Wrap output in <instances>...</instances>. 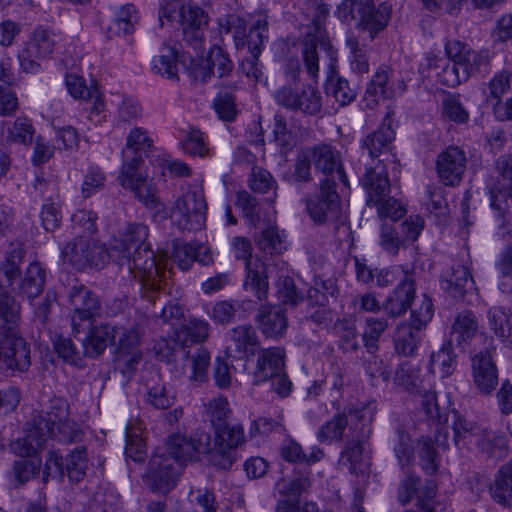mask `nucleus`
<instances>
[{"label": "nucleus", "mask_w": 512, "mask_h": 512, "mask_svg": "<svg viewBox=\"0 0 512 512\" xmlns=\"http://www.w3.org/2000/svg\"><path fill=\"white\" fill-rule=\"evenodd\" d=\"M57 45V37L52 30L36 28L25 48L19 54L21 68L28 73H35L40 68L39 61L52 55Z\"/></svg>", "instance_id": "obj_9"}, {"label": "nucleus", "mask_w": 512, "mask_h": 512, "mask_svg": "<svg viewBox=\"0 0 512 512\" xmlns=\"http://www.w3.org/2000/svg\"><path fill=\"white\" fill-rule=\"evenodd\" d=\"M441 286L453 298L462 299L474 288V281L467 266L452 265L443 274Z\"/></svg>", "instance_id": "obj_26"}, {"label": "nucleus", "mask_w": 512, "mask_h": 512, "mask_svg": "<svg viewBox=\"0 0 512 512\" xmlns=\"http://www.w3.org/2000/svg\"><path fill=\"white\" fill-rule=\"evenodd\" d=\"M141 165L140 156H133L131 161L122 164L118 176L119 184L133 192L135 198L147 209L154 212V216L167 217V211L163 202L158 196V188L155 183L139 172Z\"/></svg>", "instance_id": "obj_3"}, {"label": "nucleus", "mask_w": 512, "mask_h": 512, "mask_svg": "<svg viewBox=\"0 0 512 512\" xmlns=\"http://www.w3.org/2000/svg\"><path fill=\"white\" fill-rule=\"evenodd\" d=\"M153 147V141L147 135V132L142 128H134L130 131L127 137L126 148L123 150V164L126 161H131L133 156H140L146 154Z\"/></svg>", "instance_id": "obj_45"}, {"label": "nucleus", "mask_w": 512, "mask_h": 512, "mask_svg": "<svg viewBox=\"0 0 512 512\" xmlns=\"http://www.w3.org/2000/svg\"><path fill=\"white\" fill-rule=\"evenodd\" d=\"M234 255L237 259L245 260L246 280L244 287L247 291L252 292L259 301H263L268 295V280L265 275L263 264L253 263L252 261V245L249 239L245 237H234L231 242Z\"/></svg>", "instance_id": "obj_7"}, {"label": "nucleus", "mask_w": 512, "mask_h": 512, "mask_svg": "<svg viewBox=\"0 0 512 512\" xmlns=\"http://www.w3.org/2000/svg\"><path fill=\"white\" fill-rule=\"evenodd\" d=\"M89 248V240L83 237L69 242L63 248L61 257L65 262L71 264L77 270L87 268V249Z\"/></svg>", "instance_id": "obj_47"}, {"label": "nucleus", "mask_w": 512, "mask_h": 512, "mask_svg": "<svg viewBox=\"0 0 512 512\" xmlns=\"http://www.w3.org/2000/svg\"><path fill=\"white\" fill-rule=\"evenodd\" d=\"M507 196H509V189L507 190H490L491 207L496 212L495 218L498 223L497 234L502 239H512V223L509 221V212L507 205Z\"/></svg>", "instance_id": "obj_31"}, {"label": "nucleus", "mask_w": 512, "mask_h": 512, "mask_svg": "<svg viewBox=\"0 0 512 512\" xmlns=\"http://www.w3.org/2000/svg\"><path fill=\"white\" fill-rule=\"evenodd\" d=\"M215 445L222 449L234 450L244 442V430L240 425L225 423L214 428Z\"/></svg>", "instance_id": "obj_46"}, {"label": "nucleus", "mask_w": 512, "mask_h": 512, "mask_svg": "<svg viewBox=\"0 0 512 512\" xmlns=\"http://www.w3.org/2000/svg\"><path fill=\"white\" fill-rule=\"evenodd\" d=\"M207 64L209 67V75L216 74L219 78L227 76L233 69V62L228 53L216 45L209 51Z\"/></svg>", "instance_id": "obj_62"}, {"label": "nucleus", "mask_w": 512, "mask_h": 512, "mask_svg": "<svg viewBox=\"0 0 512 512\" xmlns=\"http://www.w3.org/2000/svg\"><path fill=\"white\" fill-rule=\"evenodd\" d=\"M209 336V324L197 318L190 319L175 330V341L184 347L204 342Z\"/></svg>", "instance_id": "obj_34"}, {"label": "nucleus", "mask_w": 512, "mask_h": 512, "mask_svg": "<svg viewBox=\"0 0 512 512\" xmlns=\"http://www.w3.org/2000/svg\"><path fill=\"white\" fill-rule=\"evenodd\" d=\"M68 301L72 310L71 324L75 332H79L85 322H92L99 315V298L84 285L73 286L69 290Z\"/></svg>", "instance_id": "obj_13"}, {"label": "nucleus", "mask_w": 512, "mask_h": 512, "mask_svg": "<svg viewBox=\"0 0 512 512\" xmlns=\"http://www.w3.org/2000/svg\"><path fill=\"white\" fill-rule=\"evenodd\" d=\"M311 487L310 473L299 474L291 480L280 479L276 489L283 498L300 499Z\"/></svg>", "instance_id": "obj_53"}, {"label": "nucleus", "mask_w": 512, "mask_h": 512, "mask_svg": "<svg viewBox=\"0 0 512 512\" xmlns=\"http://www.w3.org/2000/svg\"><path fill=\"white\" fill-rule=\"evenodd\" d=\"M24 251L17 245L13 246L6 254L5 260L0 265V275H4L8 288H12L13 282L20 275V265L23 262Z\"/></svg>", "instance_id": "obj_55"}, {"label": "nucleus", "mask_w": 512, "mask_h": 512, "mask_svg": "<svg viewBox=\"0 0 512 512\" xmlns=\"http://www.w3.org/2000/svg\"><path fill=\"white\" fill-rule=\"evenodd\" d=\"M392 76L393 70L388 66L377 69L366 90V95L372 97L373 104H376L379 99L389 98L395 94L396 88Z\"/></svg>", "instance_id": "obj_32"}, {"label": "nucleus", "mask_w": 512, "mask_h": 512, "mask_svg": "<svg viewBox=\"0 0 512 512\" xmlns=\"http://www.w3.org/2000/svg\"><path fill=\"white\" fill-rule=\"evenodd\" d=\"M341 209V199L336 190L334 177L325 178L319 193L306 201V211L312 221L318 225L334 222L338 219Z\"/></svg>", "instance_id": "obj_6"}, {"label": "nucleus", "mask_w": 512, "mask_h": 512, "mask_svg": "<svg viewBox=\"0 0 512 512\" xmlns=\"http://www.w3.org/2000/svg\"><path fill=\"white\" fill-rule=\"evenodd\" d=\"M510 311L501 306H495L488 310L487 319L490 329L502 341L512 343V325Z\"/></svg>", "instance_id": "obj_44"}, {"label": "nucleus", "mask_w": 512, "mask_h": 512, "mask_svg": "<svg viewBox=\"0 0 512 512\" xmlns=\"http://www.w3.org/2000/svg\"><path fill=\"white\" fill-rule=\"evenodd\" d=\"M2 343L1 359L11 370L24 372L31 365V351L29 344L22 337L21 332L13 336H0Z\"/></svg>", "instance_id": "obj_19"}, {"label": "nucleus", "mask_w": 512, "mask_h": 512, "mask_svg": "<svg viewBox=\"0 0 512 512\" xmlns=\"http://www.w3.org/2000/svg\"><path fill=\"white\" fill-rule=\"evenodd\" d=\"M452 429L454 444L459 448L475 444L482 450L491 451L494 446L503 442V437L459 414L455 415Z\"/></svg>", "instance_id": "obj_8"}, {"label": "nucleus", "mask_w": 512, "mask_h": 512, "mask_svg": "<svg viewBox=\"0 0 512 512\" xmlns=\"http://www.w3.org/2000/svg\"><path fill=\"white\" fill-rule=\"evenodd\" d=\"M26 434L12 444L13 450L21 457H32L43 449L48 438L60 442H75L81 431L69 418V405L60 397H53L46 410L35 411L27 424Z\"/></svg>", "instance_id": "obj_1"}, {"label": "nucleus", "mask_w": 512, "mask_h": 512, "mask_svg": "<svg viewBox=\"0 0 512 512\" xmlns=\"http://www.w3.org/2000/svg\"><path fill=\"white\" fill-rule=\"evenodd\" d=\"M418 456L422 469L429 475L437 472L439 457L434 448L433 440L428 436H421L418 439Z\"/></svg>", "instance_id": "obj_57"}, {"label": "nucleus", "mask_w": 512, "mask_h": 512, "mask_svg": "<svg viewBox=\"0 0 512 512\" xmlns=\"http://www.w3.org/2000/svg\"><path fill=\"white\" fill-rule=\"evenodd\" d=\"M403 277L392 294L386 299L384 310L392 318L406 313L415 297L416 283L413 271L402 270Z\"/></svg>", "instance_id": "obj_20"}, {"label": "nucleus", "mask_w": 512, "mask_h": 512, "mask_svg": "<svg viewBox=\"0 0 512 512\" xmlns=\"http://www.w3.org/2000/svg\"><path fill=\"white\" fill-rule=\"evenodd\" d=\"M120 267H126L127 271L138 278L144 286L159 289L160 268L156 263L155 255L146 246L131 254L124 255L123 259H115Z\"/></svg>", "instance_id": "obj_11"}, {"label": "nucleus", "mask_w": 512, "mask_h": 512, "mask_svg": "<svg viewBox=\"0 0 512 512\" xmlns=\"http://www.w3.org/2000/svg\"><path fill=\"white\" fill-rule=\"evenodd\" d=\"M220 33L233 34L235 47L242 49L247 44V24L246 21L235 15H228L225 19H222L219 23Z\"/></svg>", "instance_id": "obj_58"}, {"label": "nucleus", "mask_w": 512, "mask_h": 512, "mask_svg": "<svg viewBox=\"0 0 512 512\" xmlns=\"http://www.w3.org/2000/svg\"><path fill=\"white\" fill-rule=\"evenodd\" d=\"M362 426L355 432L345 434L346 447L341 452L340 464L347 467L352 474H357L363 454V444L371 436L372 419L371 412H366L360 416Z\"/></svg>", "instance_id": "obj_15"}, {"label": "nucleus", "mask_w": 512, "mask_h": 512, "mask_svg": "<svg viewBox=\"0 0 512 512\" xmlns=\"http://www.w3.org/2000/svg\"><path fill=\"white\" fill-rule=\"evenodd\" d=\"M391 5L382 2L378 6L372 0L360 2L358 27L368 31L371 40L382 31L391 18Z\"/></svg>", "instance_id": "obj_22"}, {"label": "nucleus", "mask_w": 512, "mask_h": 512, "mask_svg": "<svg viewBox=\"0 0 512 512\" xmlns=\"http://www.w3.org/2000/svg\"><path fill=\"white\" fill-rule=\"evenodd\" d=\"M420 382L419 366L408 361L402 362L395 371L394 384L406 391L415 390Z\"/></svg>", "instance_id": "obj_60"}, {"label": "nucleus", "mask_w": 512, "mask_h": 512, "mask_svg": "<svg viewBox=\"0 0 512 512\" xmlns=\"http://www.w3.org/2000/svg\"><path fill=\"white\" fill-rule=\"evenodd\" d=\"M477 331L476 316L470 310H464L456 316L452 324L449 342H456L459 347L465 348L475 337Z\"/></svg>", "instance_id": "obj_30"}, {"label": "nucleus", "mask_w": 512, "mask_h": 512, "mask_svg": "<svg viewBox=\"0 0 512 512\" xmlns=\"http://www.w3.org/2000/svg\"><path fill=\"white\" fill-rule=\"evenodd\" d=\"M178 53L174 48L166 47L152 60V71L167 79L178 78Z\"/></svg>", "instance_id": "obj_48"}, {"label": "nucleus", "mask_w": 512, "mask_h": 512, "mask_svg": "<svg viewBox=\"0 0 512 512\" xmlns=\"http://www.w3.org/2000/svg\"><path fill=\"white\" fill-rule=\"evenodd\" d=\"M87 466L86 449L77 447L65 459L64 474H67L70 481L80 482L86 475Z\"/></svg>", "instance_id": "obj_49"}, {"label": "nucleus", "mask_w": 512, "mask_h": 512, "mask_svg": "<svg viewBox=\"0 0 512 512\" xmlns=\"http://www.w3.org/2000/svg\"><path fill=\"white\" fill-rule=\"evenodd\" d=\"M492 339L485 351H480L472 358L473 381L476 387L485 394L491 393L498 383L497 368L493 360Z\"/></svg>", "instance_id": "obj_18"}, {"label": "nucleus", "mask_w": 512, "mask_h": 512, "mask_svg": "<svg viewBox=\"0 0 512 512\" xmlns=\"http://www.w3.org/2000/svg\"><path fill=\"white\" fill-rule=\"evenodd\" d=\"M257 321L262 333L271 338L282 336L288 326L287 318L278 306L262 305L259 308Z\"/></svg>", "instance_id": "obj_28"}, {"label": "nucleus", "mask_w": 512, "mask_h": 512, "mask_svg": "<svg viewBox=\"0 0 512 512\" xmlns=\"http://www.w3.org/2000/svg\"><path fill=\"white\" fill-rule=\"evenodd\" d=\"M445 53L450 61H455L461 72H466V81L475 73L486 72L490 63L487 50L475 51L467 44L457 40H447Z\"/></svg>", "instance_id": "obj_12"}, {"label": "nucleus", "mask_w": 512, "mask_h": 512, "mask_svg": "<svg viewBox=\"0 0 512 512\" xmlns=\"http://www.w3.org/2000/svg\"><path fill=\"white\" fill-rule=\"evenodd\" d=\"M185 366L189 369V381L198 386L207 380V369L210 363V353L202 346H195L184 354Z\"/></svg>", "instance_id": "obj_29"}, {"label": "nucleus", "mask_w": 512, "mask_h": 512, "mask_svg": "<svg viewBox=\"0 0 512 512\" xmlns=\"http://www.w3.org/2000/svg\"><path fill=\"white\" fill-rule=\"evenodd\" d=\"M22 306L8 288L0 281V336H13L20 331Z\"/></svg>", "instance_id": "obj_21"}, {"label": "nucleus", "mask_w": 512, "mask_h": 512, "mask_svg": "<svg viewBox=\"0 0 512 512\" xmlns=\"http://www.w3.org/2000/svg\"><path fill=\"white\" fill-rule=\"evenodd\" d=\"M394 137L395 134L391 127L383 123L365 137L362 147L368 151L371 158H376L390 148Z\"/></svg>", "instance_id": "obj_38"}, {"label": "nucleus", "mask_w": 512, "mask_h": 512, "mask_svg": "<svg viewBox=\"0 0 512 512\" xmlns=\"http://www.w3.org/2000/svg\"><path fill=\"white\" fill-rule=\"evenodd\" d=\"M167 256L177 263L179 269L186 271L190 269L194 261H199L203 264H208L211 258L206 261L205 259H198V247L194 244L184 242L176 239L172 242L170 251H167Z\"/></svg>", "instance_id": "obj_37"}, {"label": "nucleus", "mask_w": 512, "mask_h": 512, "mask_svg": "<svg viewBox=\"0 0 512 512\" xmlns=\"http://www.w3.org/2000/svg\"><path fill=\"white\" fill-rule=\"evenodd\" d=\"M388 327L386 318L368 317L363 332L364 346L367 351L374 354L378 349V342L381 335Z\"/></svg>", "instance_id": "obj_59"}, {"label": "nucleus", "mask_w": 512, "mask_h": 512, "mask_svg": "<svg viewBox=\"0 0 512 512\" xmlns=\"http://www.w3.org/2000/svg\"><path fill=\"white\" fill-rule=\"evenodd\" d=\"M274 97L279 105L308 115H316L322 108L321 94L311 85L303 86L301 92H294L291 87L283 86L275 92Z\"/></svg>", "instance_id": "obj_14"}, {"label": "nucleus", "mask_w": 512, "mask_h": 512, "mask_svg": "<svg viewBox=\"0 0 512 512\" xmlns=\"http://www.w3.org/2000/svg\"><path fill=\"white\" fill-rule=\"evenodd\" d=\"M182 147L186 153L202 158L208 156L210 152L204 133L194 127L189 128Z\"/></svg>", "instance_id": "obj_64"}, {"label": "nucleus", "mask_w": 512, "mask_h": 512, "mask_svg": "<svg viewBox=\"0 0 512 512\" xmlns=\"http://www.w3.org/2000/svg\"><path fill=\"white\" fill-rule=\"evenodd\" d=\"M316 169L320 170L327 177L336 172L337 178L345 186H348V179L343 170L340 152L327 144H320L308 150Z\"/></svg>", "instance_id": "obj_24"}, {"label": "nucleus", "mask_w": 512, "mask_h": 512, "mask_svg": "<svg viewBox=\"0 0 512 512\" xmlns=\"http://www.w3.org/2000/svg\"><path fill=\"white\" fill-rule=\"evenodd\" d=\"M346 46L349 50L351 70L358 75L367 74L369 72V60L366 45L353 33H348L346 36Z\"/></svg>", "instance_id": "obj_42"}, {"label": "nucleus", "mask_w": 512, "mask_h": 512, "mask_svg": "<svg viewBox=\"0 0 512 512\" xmlns=\"http://www.w3.org/2000/svg\"><path fill=\"white\" fill-rule=\"evenodd\" d=\"M376 405L369 403L359 408H349L343 413L335 415L332 419L325 422L317 433V438L321 443L339 441L346 428L347 432H355L356 429L362 426L360 416L366 412H371L372 419H374Z\"/></svg>", "instance_id": "obj_10"}, {"label": "nucleus", "mask_w": 512, "mask_h": 512, "mask_svg": "<svg viewBox=\"0 0 512 512\" xmlns=\"http://www.w3.org/2000/svg\"><path fill=\"white\" fill-rule=\"evenodd\" d=\"M45 281V270L38 262H33L25 271L24 277L21 281L20 290L27 296V298L33 300L43 292Z\"/></svg>", "instance_id": "obj_40"}, {"label": "nucleus", "mask_w": 512, "mask_h": 512, "mask_svg": "<svg viewBox=\"0 0 512 512\" xmlns=\"http://www.w3.org/2000/svg\"><path fill=\"white\" fill-rule=\"evenodd\" d=\"M428 66L430 69L441 68L437 72L438 81L447 87H456L462 82H466V72H461L455 61L445 60L439 56L432 55L428 57Z\"/></svg>", "instance_id": "obj_33"}, {"label": "nucleus", "mask_w": 512, "mask_h": 512, "mask_svg": "<svg viewBox=\"0 0 512 512\" xmlns=\"http://www.w3.org/2000/svg\"><path fill=\"white\" fill-rule=\"evenodd\" d=\"M230 340L233 346L227 348L229 354L232 355V349H234L239 358H244L248 350L257 345L258 336L250 324H243L231 329Z\"/></svg>", "instance_id": "obj_36"}, {"label": "nucleus", "mask_w": 512, "mask_h": 512, "mask_svg": "<svg viewBox=\"0 0 512 512\" xmlns=\"http://www.w3.org/2000/svg\"><path fill=\"white\" fill-rule=\"evenodd\" d=\"M207 203L199 186H190L171 208V217L180 230H200L206 220Z\"/></svg>", "instance_id": "obj_4"}, {"label": "nucleus", "mask_w": 512, "mask_h": 512, "mask_svg": "<svg viewBox=\"0 0 512 512\" xmlns=\"http://www.w3.org/2000/svg\"><path fill=\"white\" fill-rule=\"evenodd\" d=\"M205 441L206 444L202 439L195 440L180 434L171 436L165 445L156 449L149 461L145 475L147 486L155 493H169L176 486L177 477L186 462L206 451L208 435Z\"/></svg>", "instance_id": "obj_2"}, {"label": "nucleus", "mask_w": 512, "mask_h": 512, "mask_svg": "<svg viewBox=\"0 0 512 512\" xmlns=\"http://www.w3.org/2000/svg\"><path fill=\"white\" fill-rule=\"evenodd\" d=\"M268 39V21L265 16H258L249 27L247 44L252 56L259 57L264 42Z\"/></svg>", "instance_id": "obj_50"}, {"label": "nucleus", "mask_w": 512, "mask_h": 512, "mask_svg": "<svg viewBox=\"0 0 512 512\" xmlns=\"http://www.w3.org/2000/svg\"><path fill=\"white\" fill-rule=\"evenodd\" d=\"M430 368L438 371L442 377L451 376L457 368V356L452 349V343L445 342L438 351L430 356Z\"/></svg>", "instance_id": "obj_43"}, {"label": "nucleus", "mask_w": 512, "mask_h": 512, "mask_svg": "<svg viewBox=\"0 0 512 512\" xmlns=\"http://www.w3.org/2000/svg\"><path fill=\"white\" fill-rule=\"evenodd\" d=\"M434 313V307L431 298L427 294H422L416 298L411 307V318L409 324L420 331L431 321Z\"/></svg>", "instance_id": "obj_54"}, {"label": "nucleus", "mask_w": 512, "mask_h": 512, "mask_svg": "<svg viewBox=\"0 0 512 512\" xmlns=\"http://www.w3.org/2000/svg\"><path fill=\"white\" fill-rule=\"evenodd\" d=\"M325 91L342 106L350 104L356 98L355 89L351 88L348 81L339 75H332L327 79Z\"/></svg>", "instance_id": "obj_51"}, {"label": "nucleus", "mask_w": 512, "mask_h": 512, "mask_svg": "<svg viewBox=\"0 0 512 512\" xmlns=\"http://www.w3.org/2000/svg\"><path fill=\"white\" fill-rule=\"evenodd\" d=\"M255 243L259 250L268 255L280 254L285 249L278 227L274 224L264 228L256 237Z\"/></svg>", "instance_id": "obj_52"}, {"label": "nucleus", "mask_w": 512, "mask_h": 512, "mask_svg": "<svg viewBox=\"0 0 512 512\" xmlns=\"http://www.w3.org/2000/svg\"><path fill=\"white\" fill-rule=\"evenodd\" d=\"M441 107L442 116L449 121L462 124L469 119V112L461 102L460 95H446L442 100Z\"/></svg>", "instance_id": "obj_61"}, {"label": "nucleus", "mask_w": 512, "mask_h": 512, "mask_svg": "<svg viewBox=\"0 0 512 512\" xmlns=\"http://www.w3.org/2000/svg\"><path fill=\"white\" fill-rule=\"evenodd\" d=\"M149 230L143 223H127L120 228L111 239L112 255L115 259H123L124 255L145 247Z\"/></svg>", "instance_id": "obj_16"}, {"label": "nucleus", "mask_w": 512, "mask_h": 512, "mask_svg": "<svg viewBox=\"0 0 512 512\" xmlns=\"http://www.w3.org/2000/svg\"><path fill=\"white\" fill-rule=\"evenodd\" d=\"M284 370V353L279 348L261 349L257 353L256 368L253 372L255 383L275 377Z\"/></svg>", "instance_id": "obj_25"}, {"label": "nucleus", "mask_w": 512, "mask_h": 512, "mask_svg": "<svg viewBox=\"0 0 512 512\" xmlns=\"http://www.w3.org/2000/svg\"><path fill=\"white\" fill-rule=\"evenodd\" d=\"M143 429L139 420L130 421L126 426L125 455L135 462H142L146 456L145 443L141 437Z\"/></svg>", "instance_id": "obj_39"}, {"label": "nucleus", "mask_w": 512, "mask_h": 512, "mask_svg": "<svg viewBox=\"0 0 512 512\" xmlns=\"http://www.w3.org/2000/svg\"><path fill=\"white\" fill-rule=\"evenodd\" d=\"M361 185L367 194L366 205L377 203L380 197L388 196L391 190L388 171L384 163L379 160L372 167H367L361 178Z\"/></svg>", "instance_id": "obj_23"}, {"label": "nucleus", "mask_w": 512, "mask_h": 512, "mask_svg": "<svg viewBox=\"0 0 512 512\" xmlns=\"http://www.w3.org/2000/svg\"><path fill=\"white\" fill-rule=\"evenodd\" d=\"M394 455L402 470L408 469L414 462V446L411 436L401 427L397 429V441L394 445Z\"/></svg>", "instance_id": "obj_56"}, {"label": "nucleus", "mask_w": 512, "mask_h": 512, "mask_svg": "<svg viewBox=\"0 0 512 512\" xmlns=\"http://www.w3.org/2000/svg\"><path fill=\"white\" fill-rule=\"evenodd\" d=\"M489 490L492 499L499 505H512V461L500 468Z\"/></svg>", "instance_id": "obj_35"}, {"label": "nucleus", "mask_w": 512, "mask_h": 512, "mask_svg": "<svg viewBox=\"0 0 512 512\" xmlns=\"http://www.w3.org/2000/svg\"><path fill=\"white\" fill-rule=\"evenodd\" d=\"M230 414L229 403L223 396L215 397L205 404V416L213 428L227 423Z\"/></svg>", "instance_id": "obj_63"}, {"label": "nucleus", "mask_w": 512, "mask_h": 512, "mask_svg": "<svg viewBox=\"0 0 512 512\" xmlns=\"http://www.w3.org/2000/svg\"><path fill=\"white\" fill-rule=\"evenodd\" d=\"M467 158L458 146H450L441 152L436 161V170L440 181L446 186H455L463 178Z\"/></svg>", "instance_id": "obj_17"}, {"label": "nucleus", "mask_w": 512, "mask_h": 512, "mask_svg": "<svg viewBox=\"0 0 512 512\" xmlns=\"http://www.w3.org/2000/svg\"><path fill=\"white\" fill-rule=\"evenodd\" d=\"M148 316L134 311L124 324L116 325L115 347L120 354L128 356L124 359L126 369L132 371L142 359L139 346L144 338L148 325Z\"/></svg>", "instance_id": "obj_5"}, {"label": "nucleus", "mask_w": 512, "mask_h": 512, "mask_svg": "<svg viewBox=\"0 0 512 512\" xmlns=\"http://www.w3.org/2000/svg\"><path fill=\"white\" fill-rule=\"evenodd\" d=\"M418 332L413 325L401 323L394 335L395 351L403 356L415 355L420 341Z\"/></svg>", "instance_id": "obj_41"}, {"label": "nucleus", "mask_w": 512, "mask_h": 512, "mask_svg": "<svg viewBox=\"0 0 512 512\" xmlns=\"http://www.w3.org/2000/svg\"><path fill=\"white\" fill-rule=\"evenodd\" d=\"M116 326L99 324L94 326L83 342V354L95 358L102 354L109 344L115 346Z\"/></svg>", "instance_id": "obj_27"}]
</instances>
